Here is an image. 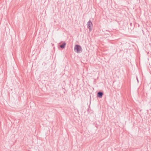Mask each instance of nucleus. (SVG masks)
Masks as SVG:
<instances>
[{
  "instance_id": "nucleus-5",
  "label": "nucleus",
  "mask_w": 151,
  "mask_h": 151,
  "mask_svg": "<svg viewBox=\"0 0 151 151\" xmlns=\"http://www.w3.org/2000/svg\"><path fill=\"white\" fill-rule=\"evenodd\" d=\"M137 81L138 82V79L137 78Z\"/></svg>"
},
{
  "instance_id": "nucleus-4",
  "label": "nucleus",
  "mask_w": 151,
  "mask_h": 151,
  "mask_svg": "<svg viewBox=\"0 0 151 151\" xmlns=\"http://www.w3.org/2000/svg\"><path fill=\"white\" fill-rule=\"evenodd\" d=\"M66 45V43L65 42H64L60 45V47L61 48L63 49L65 48Z\"/></svg>"
},
{
  "instance_id": "nucleus-1",
  "label": "nucleus",
  "mask_w": 151,
  "mask_h": 151,
  "mask_svg": "<svg viewBox=\"0 0 151 151\" xmlns=\"http://www.w3.org/2000/svg\"><path fill=\"white\" fill-rule=\"evenodd\" d=\"M74 50L78 53H80L82 51V49L80 45H76L74 47Z\"/></svg>"
},
{
  "instance_id": "nucleus-3",
  "label": "nucleus",
  "mask_w": 151,
  "mask_h": 151,
  "mask_svg": "<svg viewBox=\"0 0 151 151\" xmlns=\"http://www.w3.org/2000/svg\"><path fill=\"white\" fill-rule=\"evenodd\" d=\"M103 94V93L101 92H99L97 93V96L99 98H101Z\"/></svg>"
},
{
  "instance_id": "nucleus-2",
  "label": "nucleus",
  "mask_w": 151,
  "mask_h": 151,
  "mask_svg": "<svg viewBox=\"0 0 151 151\" xmlns=\"http://www.w3.org/2000/svg\"><path fill=\"white\" fill-rule=\"evenodd\" d=\"M87 27L88 28L89 31L91 32L92 30V29L91 28V26L93 25L92 22L90 20L87 23Z\"/></svg>"
}]
</instances>
